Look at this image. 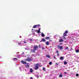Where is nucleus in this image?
<instances>
[{
	"label": "nucleus",
	"instance_id": "obj_16",
	"mask_svg": "<svg viewBox=\"0 0 79 79\" xmlns=\"http://www.w3.org/2000/svg\"><path fill=\"white\" fill-rule=\"evenodd\" d=\"M37 25H34L33 27V28H35L37 27Z\"/></svg>",
	"mask_w": 79,
	"mask_h": 79
},
{
	"label": "nucleus",
	"instance_id": "obj_7",
	"mask_svg": "<svg viewBox=\"0 0 79 79\" xmlns=\"http://www.w3.org/2000/svg\"><path fill=\"white\" fill-rule=\"evenodd\" d=\"M21 63L22 64H26L27 63H26V62L25 61H21Z\"/></svg>",
	"mask_w": 79,
	"mask_h": 79
},
{
	"label": "nucleus",
	"instance_id": "obj_43",
	"mask_svg": "<svg viewBox=\"0 0 79 79\" xmlns=\"http://www.w3.org/2000/svg\"><path fill=\"white\" fill-rule=\"evenodd\" d=\"M71 50H73V48H71Z\"/></svg>",
	"mask_w": 79,
	"mask_h": 79
},
{
	"label": "nucleus",
	"instance_id": "obj_30",
	"mask_svg": "<svg viewBox=\"0 0 79 79\" xmlns=\"http://www.w3.org/2000/svg\"><path fill=\"white\" fill-rule=\"evenodd\" d=\"M39 48H41V47H40V45H39Z\"/></svg>",
	"mask_w": 79,
	"mask_h": 79
},
{
	"label": "nucleus",
	"instance_id": "obj_33",
	"mask_svg": "<svg viewBox=\"0 0 79 79\" xmlns=\"http://www.w3.org/2000/svg\"><path fill=\"white\" fill-rule=\"evenodd\" d=\"M30 79H33V78H32V77H31Z\"/></svg>",
	"mask_w": 79,
	"mask_h": 79
},
{
	"label": "nucleus",
	"instance_id": "obj_27",
	"mask_svg": "<svg viewBox=\"0 0 79 79\" xmlns=\"http://www.w3.org/2000/svg\"><path fill=\"white\" fill-rule=\"evenodd\" d=\"M54 59H56V56L55 55L54 56Z\"/></svg>",
	"mask_w": 79,
	"mask_h": 79
},
{
	"label": "nucleus",
	"instance_id": "obj_15",
	"mask_svg": "<svg viewBox=\"0 0 79 79\" xmlns=\"http://www.w3.org/2000/svg\"><path fill=\"white\" fill-rule=\"evenodd\" d=\"M40 28H39V30H38L37 32L38 33H40Z\"/></svg>",
	"mask_w": 79,
	"mask_h": 79
},
{
	"label": "nucleus",
	"instance_id": "obj_3",
	"mask_svg": "<svg viewBox=\"0 0 79 79\" xmlns=\"http://www.w3.org/2000/svg\"><path fill=\"white\" fill-rule=\"evenodd\" d=\"M68 30H66L63 33V37H65V36H66V34H68Z\"/></svg>",
	"mask_w": 79,
	"mask_h": 79
},
{
	"label": "nucleus",
	"instance_id": "obj_25",
	"mask_svg": "<svg viewBox=\"0 0 79 79\" xmlns=\"http://www.w3.org/2000/svg\"><path fill=\"white\" fill-rule=\"evenodd\" d=\"M64 74L66 75V74H67V72H64Z\"/></svg>",
	"mask_w": 79,
	"mask_h": 79
},
{
	"label": "nucleus",
	"instance_id": "obj_32",
	"mask_svg": "<svg viewBox=\"0 0 79 79\" xmlns=\"http://www.w3.org/2000/svg\"><path fill=\"white\" fill-rule=\"evenodd\" d=\"M64 39H65V40H66V38L65 37H64Z\"/></svg>",
	"mask_w": 79,
	"mask_h": 79
},
{
	"label": "nucleus",
	"instance_id": "obj_19",
	"mask_svg": "<svg viewBox=\"0 0 79 79\" xmlns=\"http://www.w3.org/2000/svg\"><path fill=\"white\" fill-rule=\"evenodd\" d=\"M46 56L47 57V58H50V56L49 55H47Z\"/></svg>",
	"mask_w": 79,
	"mask_h": 79
},
{
	"label": "nucleus",
	"instance_id": "obj_18",
	"mask_svg": "<svg viewBox=\"0 0 79 79\" xmlns=\"http://www.w3.org/2000/svg\"><path fill=\"white\" fill-rule=\"evenodd\" d=\"M42 40L43 41V42H45V41H46V40H45L44 38H43L42 39Z\"/></svg>",
	"mask_w": 79,
	"mask_h": 79
},
{
	"label": "nucleus",
	"instance_id": "obj_24",
	"mask_svg": "<svg viewBox=\"0 0 79 79\" xmlns=\"http://www.w3.org/2000/svg\"><path fill=\"white\" fill-rule=\"evenodd\" d=\"M62 76H62V75H61V74H60L59 75V77H62Z\"/></svg>",
	"mask_w": 79,
	"mask_h": 79
},
{
	"label": "nucleus",
	"instance_id": "obj_38",
	"mask_svg": "<svg viewBox=\"0 0 79 79\" xmlns=\"http://www.w3.org/2000/svg\"><path fill=\"white\" fill-rule=\"evenodd\" d=\"M56 64L57 65H58V63H56Z\"/></svg>",
	"mask_w": 79,
	"mask_h": 79
},
{
	"label": "nucleus",
	"instance_id": "obj_39",
	"mask_svg": "<svg viewBox=\"0 0 79 79\" xmlns=\"http://www.w3.org/2000/svg\"><path fill=\"white\" fill-rule=\"evenodd\" d=\"M24 43H26V42L25 41H24Z\"/></svg>",
	"mask_w": 79,
	"mask_h": 79
},
{
	"label": "nucleus",
	"instance_id": "obj_1",
	"mask_svg": "<svg viewBox=\"0 0 79 79\" xmlns=\"http://www.w3.org/2000/svg\"><path fill=\"white\" fill-rule=\"evenodd\" d=\"M39 48V46L37 45H35L33 47V50L35 52L36 50H37Z\"/></svg>",
	"mask_w": 79,
	"mask_h": 79
},
{
	"label": "nucleus",
	"instance_id": "obj_12",
	"mask_svg": "<svg viewBox=\"0 0 79 79\" xmlns=\"http://www.w3.org/2000/svg\"><path fill=\"white\" fill-rule=\"evenodd\" d=\"M56 53H57V56H59V51H56Z\"/></svg>",
	"mask_w": 79,
	"mask_h": 79
},
{
	"label": "nucleus",
	"instance_id": "obj_14",
	"mask_svg": "<svg viewBox=\"0 0 79 79\" xmlns=\"http://www.w3.org/2000/svg\"><path fill=\"white\" fill-rule=\"evenodd\" d=\"M42 37H45V35L44 34V33H41Z\"/></svg>",
	"mask_w": 79,
	"mask_h": 79
},
{
	"label": "nucleus",
	"instance_id": "obj_4",
	"mask_svg": "<svg viewBox=\"0 0 79 79\" xmlns=\"http://www.w3.org/2000/svg\"><path fill=\"white\" fill-rule=\"evenodd\" d=\"M31 60H32V59L29 57L27 58L26 60V61H28L29 62H30V61H31Z\"/></svg>",
	"mask_w": 79,
	"mask_h": 79
},
{
	"label": "nucleus",
	"instance_id": "obj_9",
	"mask_svg": "<svg viewBox=\"0 0 79 79\" xmlns=\"http://www.w3.org/2000/svg\"><path fill=\"white\" fill-rule=\"evenodd\" d=\"M31 52H32V53H35V51L34 50V49H31Z\"/></svg>",
	"mask_w": 79,
	"mask_h": 79
},
{
	"label": "nucleus",
	"instance_id": "obj_41",
	"mask_svg": "<svg viewBox=\"0 0 79 79\" xmlns=\"http://www.w3.org/2000/svg\"><path fill=\"white\" fill-rule=\"evenodd\" d=\"M2 58V57L1 56H0V58Z\"/></svg>",
	"mask_w": 79,
	"mask_h": 79
},
{
	"label": "nucleus",
	"instance_id": "obj_42",
	"mask_svg": "<svg viewBox=\"0 0 79 79\" xmlns=\"http://www.w3.org/2000/svg\"><path fill=\"white\" fill-rule=\"evenodd\" d=\"M31 30H32V31H33V29H31Z\"/></svg>",
	"mask_w": 79,
	"mask_h": 79
},
{
	"label": "nucleus",
	"instance_id": "obj_8",
	"mask_svg": "<svg viewBox=\"0 0 79 79\" xmlns=\"http://www.w3.org/2000/svg\"><path fill=\"white\" fill-rule=\"evenodd\" d=\"M60 59L61 60H64V57H63V56H61L60 57Z\"/></svg>",
	"mask_w": 79,
	"mask_h": 79
},
{
	"label": "nucleus",
	"instance_id": "obj_2",
	"mask_svg": "<svg viewBox=\"0 0 79 79\" xmlns=\"http://www.w3.org/2000/svg\"><path fill=\"white\" fill-rule=\"evenodd\" d=\"M39 66V64L38 63L36 64L35 66V70H37L39 69V66Z\"/></svg>",
	"mask_w": 79,
	"mask_h": 79
},
{
	"label": "nucleus",
	"instance_id": "obj_28",
	"mask_svg": "<svg viewBox=\"0 0 79 79\" xmlns=\"http://www.w3.org/2000/svg\"><path fill=\"white\" fill-rule=\"evenodd\" d=\"M44 49H45V48H44V47H43L42 48V50H44Z\"/></svg>",
	"mask_w": 79,
	"mask_h": 79
},
{
	"label": "nucleus",
	"instance_id": "obj_23",
	"mask_svg": "<svg viewBox=\"0 0 79 79\" xmlns=\"http://www.w3.org/2000/svg\"><path fill=\"white\" fill-rule=\"evenodd\" d=\"M52 64V62H50L49 63V64L50 65H51V64Z\"/></svg>",
	"mask_w": 79,
	"mask_h": 79
},
{
	"label": "nucleus",
	"instance_id": "obj_34",
	"mask_svg": "<svg viewBox=\"0 0 79 79\" xmlns=\"http://www.w3.org/2000/svg\"><path fill=\"white\" fill-rule=\"evenodd\" d=\"M43 70H45V68H43Z\"/></svg>",
	"mask_w": 79,
	"mask_h": 79
},
{
	"label": "nucleus",
	"instance_id": "obj_31",
	"mask_svg": "<svg viewBox=\"0 0 79 79\" xmlns=\"http://www.w3.org/2000/svg\"><path fill=\"white\" fill-rule=\"evenodd\" d=\"M67 49H68V47H67L66 48V50H67Z\"/></svg>",
	"mask_w": 79,
	"mask_h": 79
},
{
	"label": "nucleus",
	"instance_id": "obj_21",
	"mask_svg": "<svg viewBox=\"0 0 79 79\" xmlns=\"http://www.w3.org/2000/svg\"><path fill=\"white\" fill-rule=\"evenodd\" d=\"M64 64H67V62H66V61H64Z\"/></svg>",
	"mask_w": 79,
	"mask_h": 79
},
{
	"label": "nucleus",
	"instance_id": "obj_13",
	"mask_svg": "<svg viewBox=\"0 0 79 79\" xmlns=\"http://www.w3.org/2000/svg\"><path fill=\"white\" fill-rule=\"evenodd\" d=\"M30 73H32V72H33V69H32V68L30 69Z\"/></svg>",
	"mask_w": 79,
	"mask_h": 79
},
{
	"label": "nucleus",
	"instance_id": "obj_37",
	"mask_svg": "<svg viewBox=\"0 0 79 79\" xmlns=\"http://www.w3.org/2000/svg\"><path fill=\"white\" fill-rule=\"evenodd\" d=\"M37 78H39V76H37Z\"/></svg>",
	"mask_w": 79,
	"mask_h": 79
},
{
	"label": "nucleus",
	"instance_id": "obj_10",
	"mask_svg": "<svg viewBox=\"0 0 79 79\" xmlns=\"http://www.w3.org/2000/svg\"><path fill=\"white\" fill-rule=\"evenodd\" d=\"M63 42V40L62 39H60L59 40V42Z\"/></svg>",
	"mask_w": 79,
	"mask_h": 79
},
{
	"label": "nucleus",
	"instance_id": "obj_35",
	"mask_svg": "<svg viewBox=\"0 0 79 79\" xmlns=\"http://www.w3.org/2000/svg\"><path fill=\"white\" fill-rule=\"evenodd\" d=\"M42 40L41 41H40V42H42Z\"/></svg>",
	"mask_w": 79,
	"mask_h": 79
},
{
	"label": "nucleus",
	"instance_id": "obj_5",
	"mask_svg": "<svg viewBox=\"0 0 79 79\" xmlns=\"http://www.w3.org/2000/svg\"><path fill=\"white\" fill-rule=\"evenodd\" d=\"M13 61H18V59L16 58H13Z\"/></svg>",
	"mask_w": 79,
	"mask_h": 79
},
{
	"label": "nucleus",
	"instance_id": "obj_36",
	"mask_svg": "<svg viewBox=\"0 0 79 79\" xmlns=\"http://www.w3.org/2000/svg\"><path fill=\"white\" fill-rule=\"evenodd\" d=\"M18 45H20V43H18Z\"/></svg>",
	"mask_w": 79,
	"mask_h": 79
},
{
	"label": "nucleus",
	"instance_id": "obj_22",
	"mask_svg": "<svg viewBox=\"0 0 79 79\" xmlns=\"http://www.w3.org/2000/svg\"><path fill=\"white\" fill-rule=\"evenodd\" d=\"M40 26V24H38V25H36V26L37 27H39Z\"/></svg>",
	"mask_w": 79,
	"mask_h": 79
},
{
	"label": "nucleus",
	"instance_id": "obj_17",
	"mask_svg": "<svg viewBox=\"0 0 79 79\" xmlns=\"http://www.w3.org/2000/svg\"><path fill=\"white\" fill-rule=\"evenodd\" d=\"M50 39V37H46V38H45V39H46L47 40H48V39Z\"/></svg>",
	"mask_w": 79,
	"mask_h": 79
},
{
	"label": "nucleus",
	"instance_id": "obj_29",
	"mask_svg": "<svg viewBox=\"0 0 79 79\" xmlns=\"http://www.w3.org/2000/svg\"><path fill=\"white\" fill-rule=\"evenodd\" d=\"M79 76V74H76V76L77 77V76Z\"/></svg>",
	"mask_w": 79,
	"mask_h": 79
},
{
	"label": "nucleus",
	"instance_id": "obj_44",
	"mask_svg": "<svg viewBox=\"0 0 79 79\" xmlns=\"http://www.w3.org/2000/svg\"><path fill=\"white\" fill-rule=\"evenodd\" d=\"M32 55H34V54H32Z\"/></svg>",
	"mask_w": 79,
	"mask_h": 79
},
{
	"label": "nucleus",
	"instance_id": "obj_20",
	"mask_svg": "<svg viewBox=\"0 0 79 79\" xmlns=\"http://www.w3.org/2000/svg\"><path fill=\"white\" fill-rule=\"evenodd\" d=\"M76 53H79V50H76Z\"/></svg>",
	"mask_w": 79,
	"mask_h": 79
},
{
	"label": "nucleus",
	"instance_id": "obj_40",
	"mask_svg": "<svg viewBox=\"0 0 79 79\" xmlns=\"http://www.w3.org/2000/svg\"><path fill=\"white\" fill-rule=\"evenodd\" d=\"M23 54H24V52H23L22 53V55H23Z\"/></svg>",
	"mask_w": 79,
	"mask_h": 79
},
{
	"label": "nucleus",
	"instance_id": "obj_6",
	"mask_svg": "<svg viewBox=\"0 0 79 79\" xmlns=\"http://www.w3.org/2000/svg\"><path fill=\"white\" fill-rule=\"evenodd\" d=\"M58 48H60V50H63V46H60V45H58Z\"/></svg>",
	"mask_w": 79,
	"mask_h": 79
},
{
	"label": "nucleus",
	"instance_id": "obj_26",
	"mask_svg": "<svg viewBox=\"0 0 79 79\" xmlns=\"http://www.w3.org/2000/svg\"><path fill=\"white\" fill-rule=\"evenodd\" d=\"M27 64V67H26V68H29V64H28V63Z\"/></svg>",
	"mask_w": 79,
	"mask_h": 79
},
{
	"label": "nucleus",
	"instance_id": "obj_11",
	"mask_svg": "<svg viewBox=\"0 0 79 79\" xmlns=\"http://www.w3.org/2000/svg\"><path fill=\"white\" fill-rule=\"evenodd\" d=\"M46 45H48L49 44V42L48 41H47L45 42Z\"/></svg>",
	"mask_w": 79,
	"mask_h": 79
}]
</instances>
